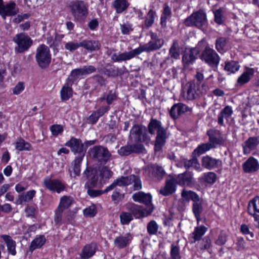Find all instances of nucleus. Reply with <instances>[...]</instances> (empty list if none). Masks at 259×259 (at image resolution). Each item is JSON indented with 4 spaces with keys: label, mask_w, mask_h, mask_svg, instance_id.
I'll return each instance as SVG.
<instances>
[{
    "label": "nucleus",
    "mask_w": 259,
    "mask_h": 259,
    "mask_svg": "<svg viewBox=\"0 0 259 259\" xmlns=\"http://www.w3.org/2000/svg\"><path fill=\"white\" fill-rule=\"evenodd\" d=\"M144 174L150 178H156L161 179L165 172L161 166L151 165L146 166L143 172Z\"/></svg>",
    "instance_id": "2eb2a0df"
},
{
    "label": "nucleus",
    "mask_w": 259,
    "mask_h": 259,
    "mask_svg": "<svg viewBox=\"0 0 259 259\" xmlns=\"http://www.w3.org/2000/svg\"><path fill=\"white\" fill-rule=\"evenodd\" d=\"M207 229L204 226L195 227L193 232V238L194 241L200 240L204 235Z\"/></svg>",
    "instance_id": "49530a36"
},
{
    "label": "nucleus",
    "mask_w": 259,
    "mask_h": 259,
    "mask_svg": "<svg viewBox=\"0 0 259 259\" xmlns=\"http://www.w3.org/2000/svg\"><path fill=\"white\" fill-rule=\"evenodd\" d=\"M80 45L81 41L79 42L75 41H69L65 44V49L70 52H73L76 50L79 47H81Z\"/></svg>",
    "instance_id": "0e129e2a"
},
{
    "label": "nucleus",
    "mask_w": 259,
    "mask_h": 259,
    "mask_svg": "<svg viewBox=\"0 0 259 259\" xmlns=\"http://www.w3.org/2000/svg\"><path fill=\"white\" fill-rule=\"evenodd\" d=\"M176 184L175 178L166 180L164 186L159 190V193L165 196L171 195L176 190Z\"/></svg>",
    "instance_id": "a211bd4d"
},
{
    "label": "nucleus",
    "mask_w": 259,
    "mask_h": 259,
    "mask_svg": "<svg viewBox=\"0 0 259 259\" xmlns=\"http://www.w3.org/2000/svg\"><path fill=\"white\" fill-rule=\"evenodd\" d=\"M45 186L49 190L60 193L66 189L64 183L58 179H51L49 177L46 178L44 180Z\"/></svg>",
    "instance_id": "ddd939ff"
},
{
    "label": "nucleus",
    "mask_w": 259,
    "mask_h": 259,
    "mask_svg": "<svg viewBox=\"0 0 259 259\" xmlns=\"http://www.w3.org/2000/svg\"><path fill=\"white\" fill-rule=\"evenodd\" d=\"M183 164L184 167L187 169L192 167L198 171L202 170L198 159L196 157H193L190 160L184 159Z\"/></svg>",
    "instance_id": "37998d69"
},
{
    "label": "nucleus",
    "mask_w": 259,
    "mask_h": 259,
    "mask_svg": "<svg viewBox=\"0 0 259 259\" xmlns=\"http://www.w3.org/2000/svg\"><path fill=\"white\" fill-rule=\"evenodd\" d=\"M171 15V9L167 4L164 5L162 14L161 16L160 24L162 27H165L166 26V21L169 19Z\"/></svg>",
    "instance_id": "c03bdc74"
},
{
    "label": "nucleus",
    "mask_w": 259,
    "mask_h": 259,
    "mask_svg": "<svg viewBox=\"0 0 259 259\" xmlns=\"http://www.w3.org/2000/svg\"><path fill=\"white\" fill-rule=\"evenodd\" d=\"M259 144V139L257 137H250L243 144L244 152L249 153L250 150L255 149Z\"/></svg>",
    "instance_id": "2f4dec72"
},
{
    "label": "nucleus",
    "mask_w": 259,
    "mask_h": 259,
    "mask_svg": "<svg viewBox=\"0 0 259 259\" xmlns=\"http://www.w3.org/2000/svg\"><path fill=\"white\" fill-rule=\"evenodd\" d=\"M46 238L43 235H40L33 239L29 246V250L31 252L35 249L40 248L45 243Z\"/></svg>",
    "instance_id": "ea45409f"
},
{
    "label": "nucleus",
    "mask_w": 259,
    "mask_h": 259,
    "mask_svg": "<svg viewBox=\"0 0 259 259\" xmlns=\"http://www.w3.org/2000/svg\"><path fill=\"white\" fill-rule=\"evenodd\" d=\"M228 42V38L223 37H219L215 40V49L219 52L222 53L226 49Z\"/></svg>",
    "instance_id": "de8ad7c7"
},
{
    "label": "nucleus",
    "mask_w": 259,
    "mask_h": 259,
    "mask_svg": "<svg viewBox=\"0 0 259 259\" xmlns=\"http://www.w3.org/2000/svg\"><path fill=\"white\" fill-rule=\"evenodd\" d=\"M203 211V199L200 198L198 201L193 203L192 204V211L197 220V224L201 220L200 216Z\"/></svg>",
    "instance_id": "7c9ffc66"
},
{
    "label": "nucleus",
    "mask_w": 259,
    "mask_h": 259,
    "mask_svg": "<svg viewBox=\"0 0 259 259\" xmlns=\"http://www.w3.org/2000/svg\"><path fill=\"white\" fill-rule=\"evenodd\" d=\"M84 174L90 179L84 186L85 188L87 189V193L89 196L92 197H95L106 193L104 192V190L102 191L93 189L97 187L99 184L98 171L96 169L87 168L84 171Z\"/></svg>",
    "instance_id": "f03ea898"
},
{
    "label": "nucleus",
    "mask_w": 259,
    "mask_h": 259,
    "mask_svg": "<svg viewBox=\"0 0 259 259\" xmlns=\"http://www.w3.org/2000/svg\"><path fill=\"white\" fill-rule=\"evenodd\" d=\"M240 66L238 63L235 61L227 62L225 66V69L230 73H234L238 71Z\"/></svg>",
    "instance_id": "bf43d9fd"
},
{
    "label": "nucleus",
    "mask_w": 259,
    "mask_h": 259,
    "mask_svg": "<svg viewBox=\"0 0 259 259\" xmlns=\"http://www.w3.org/2000/svg\"><path fill=\"white\" fill-rule=\"evenodd\" d=\"M65 145L70 147L71 151L74 154H78L79 156L77 157H84L86 148H84V144L82 143L81 140L72 137L66 142Z\"/></svg>",
    "instance_id": "f8f14e48"
},
{
    "label": "nucleus",
    "mask_w": 259,
    "mask_h": 259,
    "mask_svg": "<svg viewBox=\"0 0 259 259\" xmlns=\"http://www.w3.org/2000/svg\"><path fill=\"white\" fill-rule=\"evenodd\" d=\"M170 256L171 259H181L179 246L171 244Z\"/></svg>",
    "instance_id": "680f3d73"
},
{
    "label": "nucleus",
    "mask_w": 259,
    "mask_h": 259,
    "mask_svg": "<svg viewBox=\"0 0 259 259\" xmlns=\"http://www.w3.org/2000/svg\"><path fill=\"white\" fill-rule=\"evenodd\" d=\"M206 23V14L203 10H199L193 13L189 17H187L184 22L187 26H196L200 28Z\"/></svg>",
    "instance_id": "1a4fd4ad"
},
{
    "label": "nucleus",
    "mask_w": 259,
    "mask_h": 259,
    "mask_svg": "<svg viewBox=\"0 0 259 259\" xmlns=\"http://www.w3.org/2000/svg\"><path fill=\"white\" fill-rule=\"evenodd\" d=\"M245 172L251 173L257 171L259 169L258 161L253 157H250L242 165Z\"/></svg>",
    "instance_id": "4be33fe9"
},
{
    "label": "nucleus",
    "mask_w": 259,
    "mask_h": 259,
    "mask_svg": "<svg viewBox=\"0 0 259 259\" xmlns=\"http://www.w3.org/2000/svg\"><path fill=\"white\" fill-rule=\"evenodd\" d=\"M222 162L219 159L213 158L209 156H204L202 158V165L208 169H212L221 166Z\"/></svg>",
    "instance_id": "6ab92c4d"
},
{
    "label": "nucleus",
    "mask_w": 259,
    "mask_h": 259,
    "mask_svg": "<svg viewBox=\"0 0 259 259\" xmlns=\"http://www.w3.org/2000/svg\"><path fill=\"white\" fill-rule=\"evenodd\" d=\"M35 59L41 68L48 67L51 61V55L49 48L44 44L40 45L36 49Z\"/></svg>",
    "instance_id": "423d86ee"
},
{
    "label": "nucleus",
    "mask_w": 259,
    "mask_h": 259,
    "mask_svg": "<svg viewBox=\"0 0 259 259\" xmlns=\"http://www.w3.org/2000/svg\"><path fill=\"white\" fill-rule=\"evenodd\" d=\"M147 128L142 125L135 124L130 131V136L136 141L144 142L147 140Z\"/></svg>",
    "instance_id": "4468645a"
},
{
    "label": "nucleus",
    "mask_w": 259,
    "mask_h": 259,
    "mask_svg": "<svg viewBox=\"0 0 259 259\" xmlns=\"http://www.w3.org/2000/svg\"><path fill=\"white\" fill-rule=\"evenodd\" d=\"M187 108L188 107L182 103L175 104L170 109V115L173 119L178 118L181 114L187 111Z\"/></svg>",
    "instance_id": "393cba45"
},
{
    "label": "nucleus",
    "mask_w": 259,
    "mask_h": 259,
    "mask_svg": "<svg viewBox=\"0 0 259 259\" xmlns=\"http://www.w3.org/2000/svg\"><path fill=\"white\" fill-rule=\"evenodd\" d=\"M97 249L96 243L92 242L85 245L82 248L80 254V259H89L92 257Z\"/></svg>",
    "instance_id": "aec40b11"
},
{
    "label": "nucleus",
    "mask_w": 259,
    "mask_h": 259,
    "mask_svg": "<svg viewBox=\"0 0 259 259\" xmlns=\"http://www.w3.org/2000/svg\"><path fill=\"white\" fill-rule=\"evenodd\" d=\"M259 213V196H255L250 200L248 204V210Z\"/></svg>",
    "instance_id": "5fc2aeb1"
},
{
    "label": "nucleus",
    "mask_w": 259,
    "mask_h": 259,
    "mask_svg": "<svg viewBox=\"0 0 259 259\" xmlns=\"http://www.w3.org/2000/svg\"><path fill=\"white\" fill-rule=\"evenodd\" d=\"M132 198L136 202L142 203L148 206H152V197L149 194H146L142 191L135 193L133 195Z\"/></svg>",
    "instance_id": "a878e982"
},
{
    "label": "nucleus",
    "mask_w": 259,
    "mask_h": 259,
    "mask_svg": "<svg viewBox=\"0 0 259 259\" xmlns=\"http://www.w3.org/2000/svg\"><path fill=\"white\" fill-rule=\"evenodd\" d=\"M149 33L151 40L147 44L140 45L134 50L129 52L113 54L114 50L107 48L105 54L108 56L112 55L111 59L112 62H120L130 60L143 52H151L160 49L164 44V40L159 38L155 32L150 31Z\"/></svg>",
    "instance_id": "f257e3e1"
},
{
    "label": "nucleus",
    "mask_w": 259,
    "mask_h": 259,
    "mask_svg": "<svg viewBox=\"0 0 259 259\" xmlns=\"http://www.w3.org/2000/svg\"><path fill=\"white\" fill-rule=\"evenodd\" d=\"M118 153L121 156H127L132 153L131 145H125L120 147L118 150Z\"/></svg>",
    "instance_id": "69168bd1"
},
{
    "label": "nucleus",
    "mask_w": 259,
    "mask_h": 259,
    "mask_svg": "<svg viewBox=\"0 0 259 259\" xmlns=\"http://www.w3.org/2000/svg\"><path fill=\"white\" fill-rule=\"evenodd\" d=\"M112 5L116 12L120 14L127 9L130 4L127 0H114Z\"/></svg>",
    "instance_id": "72a5a7b5"
},
{
    "label": "nucleus",
    "mask_w": 259,
    "mask_h": 259,
    "mask_svg": "<svg viewBox=\"0 0 259 259\" xmlns=\"http://www.w3.org/2000/svg\"><path fill=\"white\" fill-rule=\"evenodd\" d=\"M147 230L150 235H156L158 230V225L155 221H151L147 224Z\"/></svg>",
    "instance_id": "13d9d810"
},
{
    "label": "nucleus",
    "mask_w": 259,
    "mask_h": 259,
    "mask_svg": "<svg viewBox=\"0 0 259 259\" xmlns=\"http://www.w3.org/2000/svg\"><path fill=\"white\" fill-rule=\"evenodd\" d=\"M0 237L3 239L6 243L8 253L13 256H15L16 254V241L8 235H1Z\"/></svg>",
    "instance_id": "bb28decb"
},
{
    "label": "nucleus",
    "mask_w": 259,
    "mask_h": 259,
    "mask_svg": "<svg viewBox=\"0 0 259 259\" xmlns=\"http://www.w3.org/2000/svg\"><path fill=\"white\" fill-rule=\"evenodd\" d=\"M203 179L206 183L213 184L217 180V175L213 172H206L203 174Z\"/></svg>",
    "instance_id": "e2e57ef3"
},
{
    "label": "nucleus",
    "mask_w": 259,
    "mask_h": 259,
    "mask_svg": "<svg viewBox=\"0 0 259 259\" xmlns=\"http://www.w3.org/2000/svg\"><path fill=\"white\" fill-rule=\"evenodd\" d=\"M83 157H76L72 164V169L70 170V176L72 177H75L79 175L80 172V163L82 160Z\"/></svg>",
    "instance_id": "4c0bfd02"
},
{
    "label": "nucleus",
    "mask_w": 259,
    "mask_h": 259,
    "mask_svg": "<svg viewBox=\"0 0 259 259\" xmlns=\"http://www.w3.org/2000/svg\"><path fill=\"white\" fill-rule=\"evenodd\" d=\"M227 241V235L225 233L221 232L218 236V239L215 240V243L218 245H223Z\"/></svg>",
    "instance_id": "774afa93"
},
{
    "label": "nucleus",
    "mask_w": 259,
    "mask_h": 259,
    "mask_svg": "<svg viewBox=\"0 0 259 259\" xmlns=\"http://www.w3.org/2000/svg\"><path fill=\"white\" fill-rule=\"evenodd\" d=\"M127 209L132 213L133 217L136 218L140 219L150 215L153 211V208L152 206H148L144 208L141 205L134 203L130 204L127 206Z\"/></svg>",
    "instance_id": "9d476101"
},
{
    "label": "nucleus",
    "mask_w": 259,
    "mask_h": 259,
    "mask_svg": "<svg viewBox=\"0 0 259 259\" xmlns=\"http://www.w3.org/2000/svg\"><path fill=\"white\" fill-rule=\"evenodd\" d=\"M233 114V110L231 106H226L218 115V122L221 125H224V118L227 119Z\"/></svg>",
    "instance_id": "f704fd0d"
},
{
    "label": "nucleus",
    "mask_w": 259,
    "mask_h": 259,
    "mask_svg": "<svg viewBox=\"0 0 259 259\" xmlns=\"http://www.w3.org/2000/svg\"><path fill=\"white\" fill-rule=\"evenodd\" d=\"M18 12V8L14 2L10 1L4 4L3 0H0V15L4 19H5L7 16L16 15Z\"/></svg>",
    "instance_id": "9b49d317"
},
{
    "label": "nucleus",
    "mask_w": 259,
    "mask_h": 259,
    "mask_svg": "<svg viewBox=\"0 0 259 259\" xmlns=\"http://www.w3.org/2000/svg\"><path fill=\"white\" fill-rule=\"evenodd\" d=\"M156 134L157 135L155 141V150L158 151H160L164 145L166 140L168 137V134L164 128Z\"/></svg>",
    "instance_id": "412c9836"
},
{
    "label": "nucleus",
    "mask_w": 259,
    "mask_h": 259,
    "mask_svg": "<svg viewBox=\"0 0 259 259\" xmlns=\"http://www.w3.org/2000/svg\"><path fill=\"white\" fill-rule=\"evenodd\" d=\"M156 13L152 10H150L145 17L144 26L146 28L150 27L154 22Z\"/></svg>",
    "instance_id": "8fccbe9b"
},
{
    "label": "nucleus",
    "mask_w": 259,
    "mask_h": 259,
    "mask_svg": "<svg viewBox=\"0 0 259 259\" xmlns=\"http://www.w3.org/2000/svg\"><path fill=\"white\" fill-rule=\"evenodd\" d=\"M15 148L19 151L23 150L30 151L31 150V145L24 139L20 138L16 142Z\"/></svg>",
    "instance_id": "a18cd8bd"
},
{
    "label": "nucleus",
    "mask_w": 259,
    "mask_h": 259,
    "mask_svg": "<svg viewBox=\"0 0 259 259\" xmlns=\"http://www.w3.org/2000/svg\"><path fill=\"white\" fill-rule=\"evenodd\" d=\"M129 178L128 176L127 177H121L116 180L113 182L108 186L105 190V192H108L116 188V187H122L126 186L129 185Z\"/></svg>",
    "instance_id": "c85d7f7f"
},
{
    "label": "nucleus",
    "mask_w": 259,
    "mask_h": 259,
    "mask_svg": "<svg viewBox=\"0 0 259 259\" xmlns=\"http://www.w3.org/2000/svg\"><path fill=\"white\" fill-rule=\"evenodd\" d=\"M199 58L213 70L217 69L220 63V57L215 51L208 46H206L202 51Z\"/></svg>",
    "instance_id": "7ed1b4c3"
},
{
    "label": "nucleus",
    "mask_w": 259,
    "mask_h": 259,
    "mask_svg": "<svg viewBox=\"0 0 259 259\" xmlns=\"http://www.w3.org/2000/svg\"><path fill=\"white\" fill-rule=\"evenodd\" d=\"M129 185L134 183L133 188L134 190H139L142 188V183L140 178L134 175L128 176Z\"/></svg>",
    "instance_id": "3c124183"
},
{
    "label": "nucleus",
    "mask_w": 259,
    "mask_h": 259,
    "mask_svg": "<svg viewBox=\"0 0 259 259\" xmlns=\"http://www.w3.org/2000/svg\"><path fill=\"white\" fill-rule=\"evenodd\" d=\"M96 170L98 171V183L101 185L105 184L107 180L109 179L113 174V172L106 166H103L100 169H96Z\"/></svg>",
    "instance_id": "cd10ccee"
},
{
    "label": "nucleus",
    "mask_w": 259,
    "mask_h": 259,
    "mask_svg": "<svg viewBox=\"0 0 259 259\" xmlns=\"http://www.w3.org/2000/svg\"><path fill=\"white\" fill-rule=\"evenodd\" d=\"M164 127L162 126L161 122L156 119L151 118L148 125V131L149 134L154 135L155 132L156 133L163 130Z\"/></svg>",
    "instance_id": "473e14b6"
},
{
    "label": "nucleus",
    "mask_w": 259,
    "mask_h": 259,
    "mask_svg": "<svg viewBox=\"0 0 259 259\" xmlns=\"http://www.w3.org/2000/svg\"><path fill=\"white\" fill-rule=\"evenodd\" d=\"M88 153L93 159L103 164L110 160L112 156L107 148L100 145L94 146L89 150Z\"/></svg>",
    "instance_id": "39448f33"
},
{
    "label": "nucleus",
    "mask_w": 259,
    "mask_h": 259,
    "mask_svg": "<svg viewBox=\"0 0 259 259\" xmlns=\"http://www.w3.org/2000/svg\"><path fill=\"white\" fill-rule=\"evenodd\" d=\"M36 194V191L31 190L27 191L26 193H23L18 195L16 200V204H22L24 203L28 202L32 200Z\"/></svg>",
    "instance_id": "c756f323"
},
{
    "label": "nucleus",
    "mask_w": 259,
    "mask_h": 259,
    "mask_svg": "<svg viewBox=\"0 0 259 259\" xmlns=\"http://www.w3.org/2000/svg\"><path fill=\"white\" fill-rule=\"evenodd\" d=\"M197 53L198 51L195 48H191L184 53L182 57V62L185 67L193 63L196 59Z\"/></svg>",
    "instance_id": "5701e85b"
},
{
    "label": "nucleus",
    "mask_w": 259,
    "mask_h": 259,
    "mask_svg": "<svg viewBox=\"0 0 259 259\" xmlns=\"http://www.w3.org/2000/svg\"><path fill=\"white\" fill-rule=\"evenodd\" d=\"M175 179L177 184L181 186L191 187L195 183L193 174L189 171H186L178 175Z\"/></svg>",
    "instance_id": "dca6fc26"
},
{
    "label": "nucleus",
    "mask_w": 259,
    "mask_h": 259,
    "mask_svg": "<svg viewBox=\"0 0 259 259\" xmlns=\"http://www.w3.org/2000/svg\"><path fill=\"white\" fill-rule=\"evenodd\" d=\"M207 135L209 137V144L212 148H215L217 145H221L223 142V139L219 131L210 130L207 132Z\"/></svg>",
    "instance_id": "f3484780"
},
{
    "label": "nucleus",
    "mask_w": 259,
    "mask_h": 259,
    "mask_svg": "<svg viewBox=\"0 0 259 259\" xmlns=\"http://www.w3.org/2000/svg\"><path fill=\"white\" fill-rule=\"evenodd\" d=\"M88 5L83 1H73L69 4L70 12L77 21L83 20L88 14Z\"/></svg>",
    "instance_id": "20e7f679"
},
{
    "label": "nucleus",
    "mask_w": 259,
    "mask_h": 259,
    "mask_svg": "<svg viewBox=\"0 0 259 259\" xmlns=\"http://www.w3.org/2000/svg\"><path fill=\"white\" fill-rule=\"evenodd\" d=\"M132 236L130 233L117 237L114 241V244L118 248H123L126 247L132 239Z\"/></svg>",
    "instance_id": "b1692460"
},
{
    "label": "nucleus",
    "mask_w": 259,
    "mask_h": 259,
    "mask_svg": "<svg viewBox=\"0 0 259 259\" xmlns=\"http://www.w3.org/2000/svg\"><path fill=\"white\" fill-rule=\"evenodd\" d=\"M187 93L186 98L189 100H193L200 95L206 93L207 89V86L199 85L192 80L186 84Z\"/></svg>",
    "instance_id": "6e6552de"
},
{
    "label": "nucleus",
    "mask_w": 259,
    "mask_h": 259,
    "mask_svg": "<svg viewBox=\"0 0 259 259\" xmlns=\"http://www.w3.org/2000/svg\"><path fill=\"white\" fill-rule=\"evenodd\" d=\"M212 148V146H210V144H209L208 143H203L199 145L197 148L194 150L193 154L200 156Z\"/></svg>",
    "instance_id": "603ef678"
},
{
    "label": "nucleus",
    "mask_w": 259,
    "mask_h": 259,
    "mask_svg": "<svg viewBox=\"0 0 259 259\" xmlns=\"http://www.w3.org/2000/svg\"><path fill=\"white\" fill-rule=\"evenodd\" d=\"M72 198L68 196H63L60 199L58 208L64 210L68 208L72 204Z\"/></svg>",
    "instance_id": "09e8293b"
},
{
    "label": "nucleus",
    "mask_w": 259,
    "mask_h": 259,
    "mask_svg": "<svg viewBox=\"0 0 259 259\" xmlns=\"http://www.w3.org/2000/svg\"><path fill=\"white\" fill-rule=\"evenodd\" d=\"M80 45L81 47L91 51L98 50L100 48V44L96 40H84L81 41Z\"/></svg>",
    "instance_id": "e433bc0d"
},
{
    "label": "nucleus",
    "mask_w": 259,
    "mask_h": 259,
    "mask_svg": "<svg viewBox=\"0 0 259 259\" xmlns=\"http://www.w3.org/2000/svg\"><path fill=\"white\" fill-rule=\"evenodd\" d=\"M169 55L171 58L178 59L180 56V50L178 41L174 40L169 49Z\"/></svg>",
    "instance_id": "a19ab883"
},
{
    "label": "nucleus",
    "mask_w": 259,
    "mask_h": 259,
    "mask_svg": "<svg viewBox=\"0 0 259 259\" xmlns=\"http://www.w3.org/2000/svg\"><path fill=\"white\" fill-rule=\"evenodd\" d=\"M72 89L68 85L64 86L61 90V97L63 100H68L72 96Z\"/></svg>",
    "instance_id": "052dcab7"
},
{
    "label": "nucleus",
    "mask_w": 259,
    "mask_h": 259,
    "mask_svg": "<svg viewBox=\"0 0 259 259\" xmlns=\"http://www.w3.org/2000/svg\"><path fill=\"white\" fill-rule=\"evenodd\" d=\"M214 21L218 24H221L224 21V9L220 8L213 11Z\"/></svg>",
    "instance_id": "864d4df0"
},
{
    "label": "nucleus",
    "mask_w": 259,
    "mask_h": 259,
    "mask_svg": "<svg viewBox=\"0 0 259 259\" xmlns=\"http://www.w3.org/2000/svg\"><path fill=\"white\" fill-rule=\"evenodd\" d=\"M120 220L121 224L128 225L133 220V217L130 212H121L120 214Z\"/></svg>",
    "instance_id": "6e6d98bb"
},
{
    "label": "nucleus",
    "mask_w": 259,
    "mask_h": 259,
    "mask_svg": "<svg viewBox=\"0 0 259 259\" xmlns=\"http://www.w3.org/2000/svg\"><path fill=\"white\" fill-rule=\"evenodd\" d=\"M131 145L132 147V153L143 154L146 152V149L142 144H134Z\"/></svg>",
    "instance_id": "338daca9"
},
{
    "label": "nucleus",
    "mask_w": 259,
    "mask_h": 259,
    "mask_svg": "<svg viewBox=\"0 0 259 259\" xmlns=\"http://www.w3.org/2000/svg\"><path fill=\"white\" fill-rule=\"evenodd\" d=\"M63 210L58 207L56 209L55 211L54 222L56 225L61 226L64 224V218H63Z\"/></svg>",
    "instance_id": "4d7b16f0"
},
{
    "label": "nucleus",
    "mask_w": 259,
    "mask_h": 259,
    "mask_svg": "<svg viewBox=\"0 0 259 259\" xmlns=\"http://www.w3.org/2000/svg\"><path fill=\"white\" fill-rule=\"evenodd\" d=\"M102 72L109 77H115L123 73V72L121 69L116 67H110L109 68H104Z\"/></svg>",
    "instance_id": "79ce46f5"
},
{
    "label": "nucleus",
    "mask_w": 259,
    "mask_h": 259,
    "mask_svg": "<svg viewBox=\"0 0 259 259\" xmlns=\"http://www.w3.org/2000/svg\"><path fill=\"white\" fill-rule=\"evenodd\" d=\"M254 72L253 69H247L238 77L237 83L240 85H242L248 82L252 77Z\"/></svg>",
    "instance_id": "c9c22d12"
},
{
    "label": "nucleus",
    "mask_w": 259,
    "mask_h": 259,
    "mask_svg": "<svg viewBox=\"0 0 259 259\" xmlns=\"http://www.w3.org/2000/svg\"><path fill=\"white\" fill-rule=\"evenodd\" d=\"M181 196L185 201H189L191 200L193 203L198 201L200 198L196 192L191 190H183Z\"/></svg>",
    "instance_id": "58836bf2"
},
{
    "label": "nucleus",
    "mask_w": 259,
    "mask_h": 259,
    "mask_svg": "<svg viewBox=\"0 0 259 259\" xmlns=\"http://www.w3.org/2000/svg\"><path fill=\"white\" fill-rule=\"evenodd\" d=\"M13 40L17 45L15 48L16 53H23L27 51L33 44L31 38L27 34L22 32L16 34Z\"/></svg>",
    "instance_id": "0eeeda50"
}]
</instances>
